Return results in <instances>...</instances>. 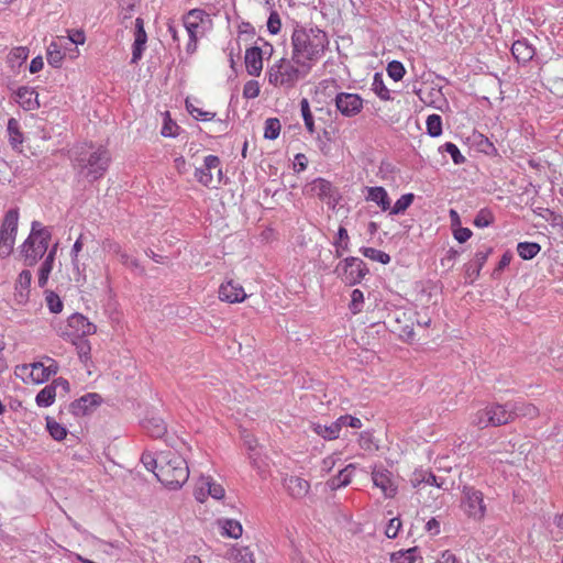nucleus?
Here are the masks:
<instances>
[{"label": "nucleus", "mask_w": 563, "mask_h": 563, "mask_svg": "<svg viewBox=\"0 0 563 563\" xmlns=\"http://www.w3.org/2000/svg\"><path fill=\"white\" fill-rule=\"evenodd\" d=\"M364 303V295L363 291L360 289H354L351 294V302H350V310L352 313L356 314L362 311Z\"/></svg>", "instance_id": "obj_52"}, {"label": "nucleus", "mask_w": 563, "mask_h": 563, "mask_svg": "<svg viewBox=\"0 0 563 563\" xmlns=\"http://www.w3.org/2000/svg\"><path fill=\"white\" fill-rule=\"evenodd\" d=\"M56 396L57 391L54 389V386L48 384L37 393L35 402L38 407L46 408L54 404Z\"/></svg>", "instance_id": "obj_37"}, {"label": "nucleus", "mask_w": 563, "mask_h": 563, "mask_svg": "<svg viewBox=\"0 0 563 563\" xmlns=\"http://www.w3.org/2000/svg\"><path fill=\"white\" fill-rule=\"evenodd\" d=\"M366 192L365 199L375 202L382 211H388L390 209V198L384 187H366Z\"/></svg>", "instance_id": "obj_27"}, {"label": "nucleus", "mask_w": 563, "mask_h": 563, "mask_svg": "<svg viewBox=\"0 0 563 563\" xmlns=\"http://www.w3.org/2000/svg\"><path fill=\"white\" fill-rule=\"evenodd\" d=\"M493 250L490 247L484 250V251H477L475 256H474V264L476 265V268H475V275L478 276L479 275V272L481 269L483 268V266L485 265V263L487 262L489 255L492 254Z\"/></svg>", "instance_id": "obj_56"}, {"label": "nucleus", "mask_w": 563, "mask_h": 563, "mask_svg": "<svg viewBox=\"0 0 563 563\" xmlns=\"http://www.w3.org/2000/svg\"><path fill=\"white\" fill-rule=\"evenodd\" d=\"M97 327L81 313H74L67 319L66 325L62 329L60 335L73 344L77 340L95 334Z\"/></svg>", "instance_id": "obj_8"}, {"label": "nucleus", "mask_w": 563, "mask_h": 563, "mask_svg": "<svg viewBox=\"0 0 563 563\" xmlns=\"http://www.w3.org/2000/svg\"><path fill=\"white\" fill-rule=\"evenodd\" d=\"M244 64L246 73L250 76L258 77L264 66L263 51L258 46L246 48L244 55Z\"/></svg>", "instance_id": "obj_24"}, {"label": "nucleus", "mask_w": 563, "mask_h": 563, "mask_svg": "<svg viewBox=\"0 0 563 563\" xmlns=\"http://www.w3.org/2000/svg\"><path fill=\"white\" fill-rule=\"evenodd\" d=\"M205 12L202 10H191L184 18V26L188 33L189 42L187 52L194 53L197 48V42L205 34Z\"/></svg>", "instance_id": "obj_10"}, {"label": "nucleus", "mask_w": 563, "mask_h": 563, "mask_svg": "<svg viewBox=\"0 0 563 563\" xmlns=\"http://www.w3.org/2000/svg\"><path fill=\"white\" fill-rule=\"evenodd\" d=\"M110 163L108 151L99 146L97 148L80 147L75 157V166L81 172L86 170V175L92 179L103 176Z\"/></svg>", "instance_id": "obj_4"}, {"label": "nucleus", "mask_w": 563, "mask_h": 563, "mask_svg": "<svg viewBox=\"0 0 563 563\" xmlns=\"http://www.w3.org/2000/svg\"><path fill=\"white\" fill-rule=\"evenodd\" d=\"M178 130L179 126L174 121H172L169 117H167L165 119L161 133L165 137H172L178 134Z\"/></svg>", "instance_id": "obj_62"}, {"label": "nucleus", "mask_w": 563, "mask_h": 563, "mask_svg": "<svg viewBox=\"0 0 563 563\" xmlns=\"http://www.w3.org/2000/svg\"><path fill=\"white\" fill-rule=\"evenodd\" d=\"M101 402V396L96 393H89L81 396L79 399L73 401L69 409L75 416H85L92 408L97 407Z\"/></svg>", "instance_id": "obj_25"}, {"label": "nucleus", "mask_w": 563, "mask_h": 563, "mask_svg": "<svg viewBox=\"0 0 563 563\" xmlns=\"http://www.w3.org/2000/svg\"><path fill=\"white\" fill-rule=\"evenodd\" d=\"M54 262H49L45 260L40 268V275H38V285L41 287H44L47 283L48 276L53 269Z\"/></svg>", "instance_id": "obj_60"}, {"label": "nucleus", "mask_w": 563, "mask_h": 563, "mask_svg": "<svg viewBox=\"0 0 563 563\" xmlns=\"http://www.w3.org/2000/svg\"><path fill=\"white\" fill-rule=\"evenodd\" d=\"M413 200V194H405L395 202L394 206L390 205V209L388 211L390 214L404 213L412 205Z\"/></svg>", "instance_id": "obj_43"}, {"label": "nucleus", "mask_w": 563, "mask_h": 563, "mask_svg": "<svg viewBox=\"0 0 563 563\" xmlns=\"http://www.w3.org/2000/svg\"><path fill=\"white\" fill-rule=\"evenodd\" d=\"M282 131V123L278 118H268L264 123V137L276 140Z\"/></svg>", "instance_id": "obj_41"}, {"label": "nucleus", "mask_w": 563, "mask_h": 563, "mask_svg": "<svg viewBox=\"0 0 563 563\" xmlns=\"http://www.w3.org/2000/svg\"><path fill=\"white\" fill-rule=\"evenodd\" d=\"M31 368H32V363L16 365L14 368V375L16 378L21 379L24 384H32L34 379H32Z\"/></svg>", "instance_id": "obj_51"}, {"label": "nucleus", "mask_w": 563, "mask_h": 563, "mask_svg": "<svg viewBox=\"0 0 563 563\" xmlns=\"http://www.w3.org/2000/svg\"><path fill=\"white\" fill-rule=\"evenodd\" d=\"M336 273L347 285L360 283L367 273L365 263L357 257H347L336 266Z\"/></svg>", "instance_id": "obj_11"}, {"label": "nucleus", "mask_w": 563, "mask_h": 563, "mask_svg": "<svg viewBox=\"0 0 563 563\" xmlns=\"http://www.w3.org/2000/svg\"><path fill=\"white\" fill-rule=\"evenodd\" d=\"M427 131L429 135L437 137L442 133V119L439 114H430L427 118Z\"/></svg>", "instance_id": "obj_47"}, {"label": "nucleus", "mask_w": 563, "mask_h": 563, "mask_svg": "<svg viewBox=\"0 0 563 563\" xmlns=\"http://www.w3.org/2000/svg\"><path fill=\"white\" fill-rule=\"evenodd\" d=\"M336 109L345 117H354L361 112L363 100L356 93L341 92L335 97Z\"/></svg>", "instance_id": "obj_20"}, {"label": "nucleus", "mask_w": 563, "mask_h": 563, "mask_svg": "<svg viewBox=\"0 0 563 563\" xmlns=\"http://www.w3.org/2000/svg\"><path fill=\"white\" fill-rule=\"evenodd\" d=\"M372 481L375 487L379 488L384 497L394 498L397 494V483L393 473L386 468H374Z\"/></svg>", "instance_id": "obj_17"}, {"label": "nucleus", "mask_w": 563, "mask_h": 563, "mask_svg": "<svg viewBox=\"0 0 563 563\" xmlns=\"http://www.w3.org/2000/svg\"><path fill=\"white\" fill-rule=\"evenodd\" d=\"M185 103L187 111L196 120L211 121L216 117V112L205 110L202 107H200L201 101L197 98L187 97Z\"/></svg>", "instance_id": "obj_28"}, {"label": "nucleus", "mask_w": 563, "mask_h": 563, "mask_svg": "<svg viewBox=\"0 0 563 563\" xmlns=\"http://www.w3.org/2000/svg\"><path fill=\"white\" fill-rule=\"evenodd\" d=\"M391 331L402 341L411 342L415 339L413 320L406 311H397L391 323Z\"/></svg>", "instance_id": "obj_18"}, {"label": "nucleus", "mask_w": 563, "mask_h": 563, "mask_svg": "<svg viewBox=\"0 0 563 563\" xmlns=\"http://www.w3.org/2000/svg\"><path fill=\"white\" fill-rule=\"evenodd\" d=\"M19 224V210L10 209L0 227V256L8 257L14 247Z\"/></svg>", "instance_id": "obj_9"}, {"label": "nucleus", "mask_w": 563, "mask_h": 563, "mask_svg": "<svg viewBox=\"0 0 563 563\" xmlns=\"http://www.w3.org/2000/svg\"><path fill=\"white\" fill-rule=\"evenodd\" d=\"M494 222V214L488 209H482L478 211L474 219V225L477 228H486Z\"/></svg>", "instance_id": "obj_50"}, {"label": "nucleus", "mask_w": 563, "mask_h": 563, "mask_svg": "<svg viewBox=\"0 0 563 563\" xmlns=\"http://www.w3.org/2000/svg\"><path fill=\"white\" fill-rule=\"evenodd\" d=\"M401 528V521L399 518H391L386 527L385 534L389 539L397 537L399 529Z\"/></svg>", "instance_id": "obj_63"}, {"label": "nucleus", "mask_w": 563, "mask_h": 563, "mask_svg": "<svg viewBox=\"0 0 563 563\" xmlns=\"http://www.w3.org/2000/svg\"><path fill=\"white\" fill-rule=\"evenodd\" d=\"M443 148L446 153H449L454 162V164L460 165L465 162V157L461 154L459 147L451 142H446L443 145Z\"/></svg>", "instance_id": "obj_57"}, {"label": "nucleus", "mask_w": 563, "mask_h": 563, "mask_svg": "<svg viewBox=\"0 0 563 563\" xmlns=\"http://www.w3.org/2000/svg\"><path fill=\"white\" fill-rule=\"evenodd\" d=\"M7 131H8L9 142H10V145L12 146V148L21 151L20 147L22 146V144L24 142V137H23V132L21 131L20 123L15 118L9 119Z\"/></svg>", "instance_id": "obj_32"}, {"label": "nucleus", "mask_w": 563, "mask_h": 563, "mask_svg": "<svg viewBox=\"0 0 563 563\" xmlns=\"http://www.w3.org/2000/svg\"><path fill=\"white\" fill-rule=\"evenodd\" d=\"M218 526L221 529V536L232 539L242 537L243 527L239 520L235 519H219Z\"/></svg>", "instance_id": "obj_31"}, {"label": "nucleus", "mask_w": 563, "mask_h": 563, "mask_svg": "<svg viewBox=\"0 0 563 563\" xmlns=\"http://www.w3.org/2000/svg\"><path fill=\"white\" fill-rule=\"evenodd\" d=\"M194 496L199 503H205L209 496L221 500L225 496V489L212 476L201 475L196 482Z\"/></svg>", "instance_id": "obj_12"}, {"label": "nucleus", "mask_w": 563, "mask_h": 563, "mask_svg": "<svg viewBox=\"0 0 563 563\" xmlns=\"http://www.w3.org/2000/svg\"><path fill=\"white\" fill-rule=\"evenodd\" d=\"M372 89L382 100L388 101L391 99L390 90L386 87L380 74L374 75Z\"/></svg>", "instance_id": "obj_44"}, {"label": "nucleus", "mask_w": 563, "mask_h": 563, "mask_svg": "<svg viewBox=\"0 0 563 563\" xmlns=\"http://www.w3.org/2000/svg\"><path fill=\"white\" fill-rule=\"evenodd\" d=\"M51 232L38 221L32 222L31 233L22 244V254L27 265H33L43 257L48 249Z\"/></svg>", "instance_id": "obj_7"}, {"label": "nucleus", "mask_w": 563, "mask_h": 563, "mask_svg": "<svg viewBox=\"0 0 563 563\" xmlns=\"http://www.w3.org/2000/svg\"><path fill=\"white\" fill-rule=\"evenodd\" d=\"M541 246L536 242H520L517 245L518 255L522 260H532L540 252Z\"/></svg>", "instance_id": "obj_39"}, {"label": "nucleus", "mask_w": 563, "mask_h": 563, "mask_svg": "<svg viewBox=\"0 0 563 563\" xmlns=\"http://www.w3.org/2000/svg\"><path fill=\"white\" fill-rule=\"evenodd\" d=\"M30 51L25 46L13 47L8 56L7 64L15 73L27 59Z\"/></svg>", "instance_id": "obj_30"}, {"label": "nucleus", "mask_w": 563, "mask_h": 563, "mask_svg": "<svg viewBox=\"0 0 563 563\" xmlns=\"http://www.w3.org/2000/svg\"><path fill=\"white\" fill-rule=\"evenodd\" d=\"M46 429L49 433V435L56 440V441H62L64 440L66 437H67V429L60 424L59 422H57L54 418L52 417H46Z\"/></svg>", "instance_id": "obj_38"}, {"label": "nucleus", "mask_w": 563, "mask_h": 563, "mask_svg": "<svg viewBox=\"0 0 563 563\" xmlns=\"http://www.w3.org/2000/svg\"><path fill=\"white\" fill-rule=\"evenodd\" d=\"M309 74L310 71L290 54V57H280L269 65L266 78L268 84L275 88L292 89Z\"/></svg>", "instance_id": "obj_2"}, {"label": "nucleus", "mask_w": 563, "mask_h": 563, "mask_svg": "<svg viewBox=\"0 0 563 563\" xmlns=\"http://www.w3.org/2000/svg\"><path fill=\"white\" fill-rule=\"evenodd\" d=\"M310 429L324 440H335L340 437L338 423L334 422L330 423L329 426L321 424L320 422H311Z\"/></svg>", "instance_id": "obj_34"}, {"label": "nucleus", "mask_w": 563, "mask_h": 563, "mask_svg": "<svg viewBox=\"0 0 563 563\" xmlns=\"http://www.w3.org/2000/svg\"><path fill=\"white\" fill-rule=\"evenodd\" d=\"M261 86L257 80H249L244 84L243 87V97L245 99H255L260 96Z\"/></svg>", "instance_id": "obj_53"}, {"label": "nucleus", "mask_w": 563, "mask_h": 563, "mask_svg": "<svg viewBox=\"0 0 563 563\" xmlns=\"http://www.w3.org/2000/svg\"><path fill=\"white\" fill-rule=\"evenodd\" d=\"M267 30L271 34L276 35L282 30V20L277 11H272L267 20Z\"/></svg>", "instance_id": "obj_55"}, {"label": "nucleus", "mask_w": 563, "mask_h": 563, "mask_svg": "<svg viewBox=\"0 0 563 563\" xmlns=\"http://www.w3.org/2000/svg\"><path fill=\"white\" fill-rule=\"evenodd\" d=\"M57 372L58 364L51 357H46V362H34L31 368L32 379H34L32 384L45 383Z\"/></svg>", "instance_id": "obj_21"}, {"label": "nucleus", "mask_w": 563, "mask_h": 563, "mask_svg": "<svg viewBox=\"0 0 563 563\" xmlns=\"http://www.w3.org/2000/svg\"><path fill=\"white\" fill-rule=\"evenodd\" d=\"M511 411L514 412V421L518 417H526L529 419H536L540 416L539 408L527 401L510 402Z\"/></svg>", "instance_id": "obj_29"}, {"label": "nucleus", "mask_w": 563, "mask_h": 563, "mask_svg": "<svg viewBox=\"0 0 563 563\" xmlns=\"http://www.w3.org/2000/svg\"><path fill=\"white\" fill-rule=\"evenodd\" d=\"M157 479L168 488L181 487L189 477V468L185 459L170 450L158 454Z\"/></svg>", "instance_id": "obj_3"}, {"label": "nucleus", "mask_w": 563, "mask_h": 563, "mask_svg": "<svg viewBox=\"0 0 563 563\" xmlns=\"http://www.w3.org/2000/svg\"><path fill=\"white\" fill-rule=\"evenodd\" d=\"M77 347L78 355L82 362H87L90 358V344L87 340L80 339L77 340V344H75Z\"/></svg>", "instance_id": "obj_61"}, {"label": "nucleus", "mask_w": 563, "mask_h": 563, "mask_svg": "<svg viewBox=\"0 0 563 563\" xmlns=\"http://www.w3.org/2000/svg\"><path fill=\"white\" fill-rule=\"evenodd\" d=\"M361 253L365 257L382 264H388L390 262V256L387 253L374 247H363Z\"/></svg>", "instance_id": "obj_46"}, {"label": "nucleus", "mask_w": 563, "mask_h": 563, "mask_svg": "<svg viewBox=\"0 0 563 563\" xmlns=\"http://www.w3.org/2000/svg\"><path fill=\"white\" fill-rule=\"evenodd\" d=\"M511 422H514V412L510 402H490L471 416V424L478 429L500 427Z\"/></svg>", "instance_id": "obj_5"}, {"label": "nucleus", "mask_w": 563, "mask_h": 563, "mask_svg": "<svg viewBox=\"0 0 563 563\" xmlns=\"http://www.w3.org/2000/svg\"><path fill=\"white\" fill-rule=\"evenodd\" d=\"M328 34L319 27L297 25L290 36V54L311 71L329 49Z\"/></svg>", "instance_id": "obj_1"}, {"label": "nucleus", "mask_w": 563, "mask_h": 563, "mask_svg": "<svg viewBox=\"0 0 563 563\" xmlns=\"http://www.w3.org/2000/svg\"><path fill=\"white\" fill-rule=\"evenodd\" d=\"M409 482L413 488L417 489L418 493L421 494L422 490H426L428 487H435L438 489H446L444 487L445 481L442 478H438L433 473L427 470H415L409 478Z\"/></svg>", "instance_id": "obj_16"}, {"label": "nucleus", "mask_w": 563, "mask_h": 563, "mask_svg": "<svg viewBox=\"0 0 563 563\" xmlns=\"http://www.w3.org/2000/svg\"><path fill=\"white\" fill-rule=\"evenodd\" d=\"M147 34L144 29V21L142 18H136L134 22V41L132 45L131 63L136 64L146 48Z\"/></svg>", "instance_id": "obj_22"}, {"label": "nucleus", "mask_w": 563, "mask_h": 563, "mask_svg": "<svg viewBox=\"0 0 563 563\" xmlns=\"http://www.w3.org/2000/svg\"><path fill=\"white\" fill-rule=\"evenodd\" d=\"M67 34V37H65L66 41L68 40L70 43L75 45H84L86 42V34L80 29L68 30Z\"/></svg>", "instance_id": "obj_59"}, {"label": "nucleus", "mask_w": 563, "mask_h": 563, "mask_svg": "<svg viewBox=\"0 0 563 563\" xmlns=\"http://www.w3.org/2000/svg\"><path fill=\"white\" fill-rule=\"evenodd\" d=\"M15 101L25 111H33L40 108L38 93L34 88L22 86L15 92Z\"/></svg>", "instance_id": "obj_26"}, {"label": "nucleus", "mask_w": 563, "mask_h": 563, "mask_svg": "<svg viewBox=\"0 0 563 563\" xmlns=\"http://www.w3.org/2000/svg\"><path fill=\"white\" fill-rule=\"evenodd\" d=\"M387 74L395 81H399L404 78L406 69L400 62L393 60L387 66Z\"/></svg>", "instance_id": "obj_49"}, {"label": "nucleus", "mask_w": 563, "mask_h": 563, "mask_svg": "<svg viewBox=\"0 0 563 563\" xmlns=\"http://www.w3.org/2000/svg\"><path fill=\"white\" fill-rule=\"evenodd\" d=\"M218 298L228 303H241L246 300L247 294L239 282L230 278L220 284Z\"/></svg>", "instance_id": "obj_15"}, {"label": "nucleus", "mask_w": 563, "mask_h": 563, "mask_svg": "<svg viewBox=\"0 0 563 563\" xmlns=\"http://www.w3.org/2000/svg\"><path fill=\"white\" fill-rule=\"evenodd\" d=\"M231 558L234 563H255L254 553L249 547L234 548Z\"/></svg>", "instance_id": "obj_40"}, {"label": "nucleus", "mask_w": 563, "mask_h": 563, "mask_svg": "<svg viewBox=\"0 0 563 563\" xmlns=\"http://www.w3.org/2000/svg\"><path fill=\"white\" fill-rule=\"evenodd\" d=\"M46 302H47V307L51 312H53V313L62 312L64 305H63V301L60 300V298L56 294L51 292L49 295H47Z\"/></svg>", "instance_id": "obj_58"}, {"label": "nucleus", "mask_w": 563, "mask_h": 563, "mask_svg": "<svg viewBox=\"0 0 563 563\" xmlns=\"http://www.w3.org/2000/svg\"><path fill=\"white\" fill-rule=\"evenodd\" d=\"M282 483L287 495L292 499H303L310 492V483L301 476L285 475Z\"/></svg>", "instance_id": "obj_19"}, {"label": "nucleus", "mask_w": 563, "mask_h": 563, "mask_svg": "<svg viewBox=\"0 0 563 563\" xmlns=\"http://www.w3.org/2000/svg\"><path fill=\"white\" fill-rule=\"evenodd\" d=\"M300 111H301V115H302L307 131L310 134H313L316 131L314 120H313V115L310 110L309 101L306 98L301 99V101H300Z\"/></svg>", "instance_id": "obj_45"}, {"label": "nucleus", "mask_w": 563, "mask_h": 563, "mask_svg": "<svg viewBox=\"0 0 563 563\" xmlns=\"http://www.w3.org/2000/svg\"><path fill=\"white\" fill-rule=\"evenodd\" d=\"M511 53L518 62L527 63L532 59L534 55V48L526 41H516L512 43Z\"/></svg>", "instance_id": "obj_33"}, {"label": "nucleus", "mask_w": 563, "mask_h": 563, "mask_svg": "<svg viewBox=\"0 0 563 563\" xmlns=\"http://www.w3.org/2000/svg\"><path fill=\"white\" fill-rule=\"evenodd\" d=\"M347 242H349V233L347 230L344 227H340L338 230V240L334 242V245L336 246V256L340 257L342 255V252H340V249L345 251L347 249Z\"/></svg>", "instance_id": "obj_54"}, {"label": "nucleus", "mask_w": 563, "mask_h": 563, "mask_svg": "<svg viewBox=\"0 0 563 563\" xmlns=\"http://www.w3.org/2000/svg\"><path fill=\"white\" fill-rule=\"evenodd\" d=\"M434 563H462V561L452 551L445 550Z\"/></svg>", "instance_id": "obj_64"}, {"label": "nucleus", "mask_w": 563, "mask_h": 563, "mask_svg": "<svg viewBox=\"0 0 563 563\" xmlns=\"http://www.w3.org/2000/svg\"><path fill=\"white\" fill-rule=\"evenodd\" d=\"M213 172H216L218 183H220L222 178L221 161L217 155L210 154L203 158L201 166L196 167L195 178L200 185L211 187L213 184Z\"/></svg>", "instance_id": "obj_13"}, {"label": "nucleus", "mask_w": 563, "mask_h": 563, "mask_svg": "<svg viewBox=\"0 0 563 563\" xmlns=\"http://www.w3.org/2000/svg\"><path fill=\"white\" fill-rule=\"evenodd\" d=\"M460 509L466 519L483 522L488 511L484 493L475 486L464 485L461 490Z\"/></svg>", "instance_id": "obj_6"}, {"label": "nucleus", "mask_w": 563, "mask_h": 563, "mask_svg": "<svg viewBox=\"0 0 563 563\" xmlns=\"http://www.w3.org/2000/svg\"><path fill=\"white\" fill-rule=\"evenodd\" d=\"M354 470V464H349L345 468L341 470L339 475L329 482L330 487L332 489H336L340 487L347 486L352 481Z\"/></svg>", "instance_id": "obj_36"}, {"label": "nucleus", "mask_w": 563, "mask_h": 563, "mask_svg": "<svg viewBox=\"0 0 563 563\" xmlns=\"http://www.w3.org/2000/svg\"><path fill=\"white\" fill-rule=\"evenodd\" d=\"M67 42L64 36H57L46 48L47 63L54 68H60L66 56Z\"/></svg>", "instance_id": "obj_23"}, {"label": "nucleus", "mask_w": 563, "mask_h": 563, "mask_svg": "<svg viewBox=\"0 0 563 563\" xmlns=\"http://www.w3.org/2000/svg\"><path fill=\"white\" fill-rule=\"evenodd\" d=\"M144 428L153 438H161L166 433V424L159 418H152L146 420Z\"/></svg>", "instance_id": "obj_42"}, {"label": "nucleus", "mask_w": 563, "mask_h": 563, "mask_svg": "<svg viewBox=\"0 0 563 563\" xmlns=\"http://www.w3.org/2000/svg\"><path fill=\"white\" fill-rule=\"evenodd\" d=\"M303 195L317 197L327 205L334 206L338 201L336 189L324 178H316L303 188Z\"/></svg>", "instance_id": "obj_14"}, {"label": "nucleus", "mask_w": 563, "mask_h": 563, "mask_svg": "<svg viewBox=\"0 0 563 563\" xmlns=\"http://www.w3.org/2000/svg\"><path fill=\"white\" fill-rule=\"evenodd\" d=\"M418 559L421 558L417 547L407 550H399L390 554L391 563H415Z\"/></svg>", "instance_id": "obj_35"}, {"label": "nucleus", "mask_w": 563, "mask_h": 563, "mask_svg": "<svg viewBox=\"0 0 563 563\" xmlns=\"http://www.w3.org/2000/svg\"><path fill=\"white\" fill-rule=\"evenodd\" d=\"M334 423H338V430L341 432L342 427H351L353 429H361L363 423L360 418L353 417L351 415H344L339 417Z\"/></svg>", "instance_id": "obj_48"}]
</instances>
